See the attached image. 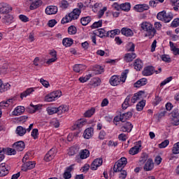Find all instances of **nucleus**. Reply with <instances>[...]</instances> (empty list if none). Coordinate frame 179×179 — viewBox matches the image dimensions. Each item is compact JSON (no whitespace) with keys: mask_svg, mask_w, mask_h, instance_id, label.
I'll return each instance as SVG.
<instances>
[{"mask_svg":"<svg viewBox=\"0 0 179 179\" xmlns=\"http://www.w3.org/2000/svg\"><path fill=\"white\" fill-rule=\"evenodd\" d=\"M34 92V88H28L27 89L26 91L23 92L22 93L20 94V99L23 100L24 97H27V96H30Z\"/></svg>","mask_w":179,"mask_h":179,"instance_id":"nucleus-30","label":"nucleus"},{"mask_svg":"<svg viewBox=\"0 0 179 179\" xmlns=\"http://www.w3.org/2000/svg\"><path fill=\"white\" fill-rule=\"evenodd\" d=\"M141 29L146 32L145 34V37H150V38H153V37H155L156 34V29L150 22H142Z\"/></svg>","mask_w":179,"mask_h":179,"instance_id":"nucleus-3","label":"nucleus"},{"mask_svg":"<svg viewBox=\"0 0 179 179\" xmlns=\"http://www.w3.org/2000/svg\"><path fill=\"white\" fill-rule=\"evenodd\" d=\"M61 96H62V92L59 90L54 91L45 96V101H55V99H58Z\"/></svg>","mask_w":179,"mask_h":179,"instance_id":"nucleus-6","label":"nucleus"},{"mask_svg":"<svg viewBox=\"0 0 179 179\" xmlns=\"http://www.w3.org/2000/svg\"><path fill=\"white\" fill-rule=\"evenodd\" d=\"M47 111L49 115H52V114H58V108H55V107L48 108Z\"/></svg>","mask_w":179,"mask_h":179,"instance_id":"nucleus-44","label":"nucleus"},{"mask_svg":"<svg viewBox=\"0 0 179 179\" xmlns=\"http://www.w3.org/2000/svg\"><path fill=\"white\" fill-rule=\"evenodd\" d=\"M6 155H16V150L13 148H6Z\"/></svg>","mask_w":179,"mask_h":179,"instance_id":"nucleus-56","label":"nucleus"},{"mask_svg":"<svg viewBox=\"0 0 179 179\" xmlns=\"http://www.w3.org/2000/svg\"><path fill=\"white\" fill-rule=\"evenodd\" d=\"M122 115V119L123 120V122H125L127 120H129V118L132 117V112H127L125 113H123L121 115Z\"/></svg>","mask_w":179,"mask_h":179,"instance_id":"nucleus-41","label":"nucleus"},{"mask_svg":"<svg viewBox=\"0 0 179 179\" xmlns=\"http://www.w3.org/2000/svg\"><path fill=\"white\" fill-rule=\"evenodd\" d=\"M58 12V7L55 6H48L45 9L46 15H55Z\"/></svg>","mask_w":179,"mask_h":179,"instance_id":"nucleus-17","label":"nucleus"},{"mask_svg":"<svg viewBox=\"0 0 179 179\" xmlns=\"http://www.w3.org/2000/svg\"><path fill=\"white\" fill-rule=\"evenodd\" d=\"M112 8H113L115 10H122L121 4H118V3H114L112 5Z\"/></svg>","mask_w":179,"mask_h":179,"instance_id":"nucleus-64","label":"nucleus"},{"mask_svg":"<svg viewBox=\"0 0 179 179\" xmlns=\"http://www.w3.org/2000/svg\"><path fill=\"white\" fill-rule=\"evenodd\" d=\"M134 66L136 71H141L143 68V62H142V60L137 59L134 62Z\"/></svg>","mask_w":179,"mask_h":179,"instance_id":"nucleus-28","label":"nucleus"},{"mask_svg":"<svg viewBox=\"0 0 179 179\" xmlns=\"http://www.w3.org/2000/svg\"><path fill=\"white\" fill-rule=\"evenodd\" d=\"M91 83L92 86H100V84L101 83V80L99 78H93L92 79Z\"/></svg>","mask_w":179,"mask_h":179,"instance_id":"nucleus-43","label":"nucleus"},{"mask_svg":"<svg viewBox=\"0 0 179 179\" xmlns=\"http://www.w3.org/2000/svg\"><path fill=\"white\" fill-rule=\"evenodd\" d=\"M95 34H98L99 37L103 38V37H108L110 36V31L106 32L104 29H99L95 31Z\"/></svg>","mask_w":179,"mask_h":179,"instance_id":"nucleus-19","label":"nucleus"},{"mask_svg":"<svg viewBox=\"0 0 179 179\" xmlns=\"http://www.w3.org/2000/svg\"><path fill=\"white\" fill-rule=\"evenodd\" d=\"M90 156V152H89L88 150H83L80 152V158L83 159H87Z\"/></svg>","mask_w":179,"mask_h":179,"instance_id":"nucleus-36","label":"nucleus"},{"mask_svg":"<svg viewBox=\"0 0 179 179\" xmlns=\"http://www.w3.org/2000/svg\"><path fill=\"white\" fill-rule=\"evenodd\" d=\"M90 22H92L91 16L83 17L80 19V23L83 26H87Z\"/></svg>","mask_w":179,"mask_h":179,"instance_id":"nucleus-32","label":"nucleus"},{"mask_svg":"<svg viewBox=\"0 0 179 179\" xmlns=\"http://www.w3.org/2000/svg\"><path fill=\"white\" fill-rule=\"evenodd\" d=\"M103 164V158L99 157L96 158L93 161V162L91 164L90 169L91 170H97L98 167H100Z\"/></svg>","mask_w":179,"mask_h":179,"instance_id":"nucleus-10","label":"nucleus"},{"mask_svg":"<svg viewBox=\"0 0 179 179\" xmlns=\"http://www.w3.org/2000/svg\"><path fill=\"white\" fill-rule=\"evenodd\" d=\"M101 26H103V20H99L98 22H95L92 24V25L91 26V27L92 29H97L99 27H101Z\"/></svg>","mask_w":179,"mask_h":179,"instance_id":"nucleus-48","label":"nucleus"},{"mask_svg":"<svg viewBox=\"0 0 179 179\" xmlns=\"http://www.w3.org/2000/svg\"><path fill=\"white\" fill-rule=\"evenodd\" d=\"M90 78H92V74H89L87 76H85V77H80L78 80L81 83H85V82H87V80H89V79H90Z\"/></svg>","mask_w":179,"mask_h":179,"instance_id":"nucleus-54","label":"nucleus"},{"mask_svg":"<svg viewBox=\"0 0 179 179\" xmlns=\"http://www.w3.org/2000/svg\"><path fill=\"white\" fill-rule=\"evenodd\" d=\"M134 9L136 12H145V10H149V6L148 4H137Z\"/></svg>","mask_w":179,"mask_h":179,"instance_id":"nucleus-14","label":"nucleus"},{"mask_svg":"<svg viewBox=\"0 0 179 179\" xmlns=\"http://www.w3.org/2000/svg\"><path fill=\"white\" fill-rule=\"evenodd\" d=\"M120 171V173L119 175V178H120V179H126L127 178V171L122 169Z\"/></svg>","mask_w":179,"mask_h":179,"instance_id":"nucleus-61","label":"nucleus"},{"mask_svg":"<svg viewBox=\"0 0 179 179\" xmlns=\"http://www.w3.org/2000/svg\"><path fill=\"white\" fill-rule=\"evenodd\" d=\"M155 71V67L152 66H148L145 68H144L143 71H142V74L143 76H150L151 75H153V72Z\"/></svg>","mask_w":179,"mask_h":179,"instance_id":"nucleus-16","label":"nucleus"},{"mask_svg":"<svg viewBox=\"0 0 179 179\" xmlns=\"http://www.w3.org/2000/svg\"><path fill=\"white\" fill-rule=\"evenodd\" d=\"M148 157H149V156L146 153L143 152L141 155V157L139 159L140 164H145V163L146 162V160H148Z\"/></svg>","mask_w":179,"mask_h":179,"instance_id":"nucleus-45","label":"nucleus"},{"mask_svg":"<svg viewBox=\"0 0 179 179\" xmlns=\"http://www.w3.org/2000/svg\"><path fill=\"white\" fill-rule=\"evenodd\" d=\"M69 6V2L66 0H62L59 2V8L62 9H68Z\"/></svg>","mask_w":179,"mask_h":179,"instance_id":"nucleus-42","label":"nucleus"},{"mask_svg":"<svg viewBox=\"0 0 179 179\" xmlns=\"http://www.w3.org/2000/svg\"><path fill=\"white\" fill-rule=\"evenodd\" d=\"M86 124V122L83 121V120H79L75 122L73 126V129H80Z\"/></svg>","mask_w":179,"mask_h":179,"instance_id":"nucleus-31","label":"nucleus"},{"mask_svg":"<svg viewBox=\"0 0 179 179\" xmlns=\"http://www.w3.org/2000/svg\"><path fill=\"white\" fill-rule=\"evenodd\" d=\"M94 113H96V109L94 108H91V109L87 110L84 113V117H85L86 118H90V117H92V115H93Z\"/></svg>","mask_w":179,"mask_h":179,"instance_id":"nucleus-40","label":"nucleus"},{"mask_svg":"<svg viewBox=\"0 0 179 179\" xmlns=\"http://www.w3.org/2000/svg\"><path fill=\"white\" fill-rule=\"evenodd\" d=\"M131 101V95H128L124 99V103L122 105L123 110H127L129 107V101Z\"/></svg>","mask_w":179,"mask_h":179,"instance_id":"nucleus-37","label":"nucleus"},{"mask_svg":"<svg viewBox=\"0 0 179 179\" xmlns=\"http://www.w3.org/2000/svg\"><path fill=\"white\" fill-rule=\"evenodd\" d=\"M143 107H145V101H141L138 103H137L136 108L137 111H142L143 110Z\"/></svg>","mask_w":179,"mask_h":179,"instance_id":"nucleus-49","label":"nucleus"},{"mask_svg":"<svg viewBox=\"0 0 179 179\" xmlns=\"http://www.w3.org/2000/svg\"><path fill=\"white\" fill-rule=\"evenodd\" d=\"M69 111V107L66 105H61L57 108V114L58 115H62L65 113H68Z\"/></svg>","mask_w":179,"mask_h":179,"instance_id":"nucleus-24","label":"nucleus"},{"mask_svg":"<svg viewBox=\"0 0 179 179\" xmlns=\"http://www.w3.org/2000/svg\"><path fill=\"white\" fill-rule=\"evenodd\" d=\"M121 8L122 10L129 12V10H131V3L128 2L121 3Z\"/></svg>","mask_w":179,"mask_h":179,"instance_id":"nucleus-39","label":"nucleus"},{"mask_svg":"<svg viewBox=\"0 0 179 179\" xmlns=\"http://www.w3.org/2000/svg\"><path fill=\"white\" fill-rule=\"evenodd\" d=\"M94 134V129L93 127L87 128L85 130L83 134V137L85 139H90L93 134Z\"/></svg>","mask_w":179,"mask_h":179,"instance_id":"nucleus-15","label":"nucleus"},{"mask_svg":"<svg viewBox=\"0 0 179 179\" xmlns=\"http://www.w3.org/2000/svg\"><path fill=\"white\" fill-rule=\"evenodd\" d=\"M9 174V166L6 163L0 164V177H5Z\"/></svg>","mask_w":179,"mask_h":179,"instance_id":"nucleus-11","label":"nucleus"},{"mask_svg":"<svg viewBox=\"0 0 179 179\" xmlns=\"http://www.w3.org/2000/svg\"><path fill=\"white\" fill-rule=\"evenodd\" d=\"M171 80H173V77H169L160 83V86H164L165 85H167V83H170Z\"/></svg>","mask_w":179,"mask_h":179,"instance_id":"nucleus-60","label":"nucleus"},{"mask_svg":"<svg viewBox=\"0 0 179 179\" xmlns=\"http://www.w3.org/2000/svg\"><path fill=\"white\" fill-rule=\"evenodd\" d=\"M171 116H172V125L174 127H178L179 124V112L178 108H175L171 112Z\"/></svg>","mask_w":179,"mask_h":179,"instance_id":"nucleus-7","label":"nucleus"},{"mask_svg":"<svg viewBox=\"0 0 179 179\" xmlns=\"http://www.w3.org/2000/svg\"><path fill=\"white\" fill-rule=\"evenodd\" d=\"M9 89H10V84L9 83L3 84V83H2L1 85H0V93L8 92Z\"/></svg>","mask_w":179,"mask_h":179,"instance_id":"nucleus-35","label":"nucleus"},{"mask_svg":"<svg viewBox=\"0 0 179 179\" xmlns=\"http://www.w3.org/2000/svg\"><path fill=\"white\" fill-rule=\"evenodd\" d=\"M140 148H141V145L139 146L135 145L134 147H132L129 151V155H132V156L135 155H138V153H139Z\"/></svg>","mask_w":179,"mask_h":179,"instance_id":"nucleus-38","label":"nucleus"},{"mask_svg":"<svg viewBox=\"0 0 179 179\" xmlns=\"http://www.w3.org/2000/svg\"><path fill=\"white\" fill-rule=\"evenodd\" d=\"M120 121H121L122 122H124V120L122 119V116L121 114L120 116H115L113 119V122L114 124H115V125H117V124L115 122H120Z\"/></svg>","mask_w":179,"mask_h":179,"instance_id":"nucleus-58","label":"nucleus"},{"mask_svg":"<svg viewBox=\"0 0 179 179\" xmlns=\"http://www.w3.org/2000/svg\"><path fill=\"white\" fill-rule=\"evenodd\" d=\"M13 148L15 152H23L26 148V144L22 141H17L13 144Z\"/></svg>","mask_w":179,"mask_h":179,"instance_id":"nucleus-8","label":"nucleus"},{"mask_svg":"<svg viewBox=\"0 0 179 179\" xmlns=\"http://www.w3.org/2000/svg\"><path fill=\"white\" fill-rule=\"evenodd\" d=\"M27 132L26 128L18 126L16 129V134L19 135V136H23Z\"/></svg>","mask_w":179,"mask_h":179,"instance_id":"nucleus-34","label":"nucleus"},{"mask_svg":"<svg viewBox=\"0 0 179 179\" xmlns=\"http://www.w3.org/2000/svg\"><path fill=\"white\" fill-rule=\"evenodd\" d=\"M77 6L78 8H74L71 13H69L68 15H66V17L62 20V24L79 19V16H80V13H82V8H85V6L83 3L80 2L78 3Z\"/></svg>","mask_w":179,"mask_h":179,"instance_id":"nucleus-1","label":"nucleus"},{"mask_svg":"<svg viewBox=\"0 0 179 179\" xmlns=\"http://www.w3.org/2000/svg\"><path fill=\"white\" fill-rule=\"evenodd\" d=\"M31 5L29 6V9L31 10H34V9H37L38 8H40L43 5V1L38 0V1H31Z\"/></svg>","mask_w":179,"mask_h":179,"instance_id":"nucleus-21","label":"nucleus"},{"mask_svg":"<svg viewBox=\"0 0 179 179\" xmlns=\"http://www.w3.org/2000/svg\"><path fill=\"white\" fill-rule=\"evenodd\" d=\"M95 69H96V73H98L99 75L103 73V72H104V68H103V66H99V65H96L95 66Z\"/></svg>","mask_w":179,"mask_h":179,"instance_id":"nucleus-59","label":"nucleus"},{"mask_svg":"<svg viewBox=\"0 0 179 179\" xmlns=\"http://www.w3.org/2000/svg\"><path fill=\"white\" fill-rule=\"evenodd\" d=\"M4 19L7 23H12V20H13V16H12L10 14H6Z\"/></svg>","mask_w":179,"mask_h":179,"instance_id":"nucleus-57","label":"nucleus"},{"mask_svg":"<svg viewBox=\"0 0 179 179\" xmlns=\"http://www.w3.org/2000/svg\"><path fill=\"white\" fill-rule=\"evenodd\" d=\"M24 111H26L24 106H17L13 111V115H21Z\"/></svg>","mask_w":179,"mask_h":179,"instance_id":"nucleus-25","label":"nucleus"},{"mask_svg":"<svg viewBox=\"0 0 179 179\" xmlns=\"http://www.w3.org/2000/svg\"><path fill=\"white\" fill-rule=\"evenodd\" d=\"M171 5H173V9L177 11L179 8V0H170Z\"/></svg>","mask_w":179,"mask_h":179,"instance_id":"nucleus-50","label":"nucleus"},{"mask_svg":"<svg viewBox=\"0 0 179 179\" xmlns=\"http://www.w3.org/2000/svg\"><path fill=\"white\" fill-rule=\"evenodd\" d=\"M86 69V66L83 64H75L73 66V71L76 73H80Z\"/></svg>","mask_w":179,"mask_h":179,"instance_id":"nucleus-22","label":"nucleus"},{"mask_svg":"<svg viewBox=\"0 0 179 179\" xmlns=\"http://www.w3.org/2000/svg\"><path fill=\"white\" fill-rule=\"evenodd\" d=\"M121 34H123V36H126V37H132V36H134V32L129 28H122L121 29Z\"/></svg>","mask_w":179,"mask_h":179,"instance_id":"nucleus-26","label":"nucleus"},{"mask_svg":"<svg viewBox=\"0 0 179 179\" xmlns=\"http://www.w3.org/2000/svg\"><path fill=\"white\" fill-rule=\"evenodd\" d=\"M39 107L38 105H33V103H31L27 108V111L29 113V114H34L36 111H38Z\"/></svg>","mask_w":179,"mask_h":179,"instance_id":"nucleus-27","label":"nucleus"},{"mask_svg":"<svg viewBox=\"0 0 179 179\" xmlns=\"http://www.w3.org/2000/svg\"><path fill=\"white\" fill-rule=\"evenodd\" d=\"M31 136H32L33 139H38V129H34L31 133Z\"/></svg>","mask_w":179,"mask_h":179,"instance_id":"nucleus-53","label":"nucleus"},{"mask_svg":"<svg viewBox=\"0 0 179 179\" xmlns=\"http://www.w3.org/2000/svg\"><path fill=\"white\" fill-rule=\"evenodd\" d=\"M128 73H129V70L126 69L122 73L121 76H113L109 80L110 85H111V86H118L121 82L125 83Z\"/></svg>","mask_w":179,"mask_h":179,"instance_id":"nucleus-2","label":"nucleus"},{"mask_svg":"<svg viewBox=\"0 0 179 179\" xmlns=\"http://www.w3.org/2000/svg\"><path fill=\"white\" fill-rule=\"evenodd\" d=\"M128 161L126 157L120 158L117 162H115L113 166L114 173H118L124 170V168L127 166Z\"/></svg>","mask_w":179,"mask_h":179,"instance_id":"nucleus-5","label":"nucleus"},{"mask_svg":"<svg viewBox=\"0 0 179 179\" xmlns=\"http://www.w3.org/2000/svg\"><path fill=\"white\" fill-rule=\"evenodd\" d=\"M173 13H167L165 10L161 11L157 15V19H158V20H162V22H164V23H169V22L173 20Z\"/></svg>","mask_w":179,"mask_h":179,"instance_id":"nucleus-4","label":"nucleus"},{"mask_svg":"<svg viewBox=\"0 0 179 179\" xmlns=\"http://www.w3.org/2000/svg\"><path fill=\"white\" fill-rule=\"evenodd\" d=\"M173 155H179V142L176 143L172 148Z\"/></svg>","mask_w":179,"mask_h":179,"instance_id":"nucleus-46","label":"nucleus"},{"mask_svg":"<svg viewBox=\"0 0 179 179\" xmlns=\"http://www.w3.org/2000/svg\"><path fill=\"white\" fill-rule=\"evenodd\" d=\"M78 152V150L75 147H71L68 152L69 156H75Z\"/></svg>","mask_w":179,"mask_h":179,"instance_id":"nucleus-55","label":"nucleus"},{"mask_svg":"<svg viewBox=\"0 0 179 179\" xmlns=\"http://www.w3.org/2000/svg\"><path fill=\"white\" fill-rule=\"evenodd\" d=\"M127 50L129 52H134V51H135V43L132 42L129 43Z\"/></svg>","mask_w":179,"mask_h":179,"instance_id":"nucleus-47","label":"nucleus"},{"mask_svg":"<svg viewBox=\"0 0 179 179\" xmlns=\"http://www.w3.org/2000/svg\"><path fill=\"white\" fill-rule=\"evenodd\" d=\"M76 31H78V29L73 25H71L68 28L69 34H76Z\"/></svg>","mask_w":179,"mask_h":179,"instance_id":"nucleus-52","label":"nucleus"},{"mask_svg":"<svg viewBox=\"0 0 179 179\" xmlns=\"http://www.w3.org/2000/svg\"><path fill=\"white\" fill-rule=\"evenodd\" d=\"M54 157H55V148H52L45 155L44 160L45 162H51Z\"/></svg>","mask_w":179,"mask_h":179,"instance_id":"nucleus-13","label":"nucleus"},{"mask_svg":"<svg viewBox=\"0 0 179 179\" xmlns=\"http://www.w3.org/2000/svg\"><path fill=\"white\" fill-rule=\"evenodd\" d=\"M148 84V79L141 78L134 83V87H141V86H145Z\"/></svg>","mask_w":179,"mask_h":179,"instance_id":"nucleus-29","label":"nucleus"},{"mask_svg":"<svg viewBox=\"0 0 179 179\" xmlns=\"http://www.w3.org/2000/svg\"><path fill=\"white\" fill-rule=\"evenodd\" d=\"M134 128V125L132 123L129 122H127L120 129L122 132H131L132 129Z\"/></svg>","mask_w":179,"mask_h":179,"instance_id":"nucleus-20","label":"nucleus"},{"mask_svg":"<svg viewBox=\"0 0 179 179\" xmlns=\"http://www.w3.org/2000/svg\"><path fill=\"white\" fill-rule=\"evenodd\" d=\"M136 58V54L135 52L126 53L124 57V60L126 62H132Z\"/></svg>","mask_w":179,"mask_h":179,"instance_id":"nucleus-18","label":"nucleus"},{"mask_svg":"<svg viewBox=\"0 0 179 179\" xmlns=\"http://www.w3.org/2000/svg\"><path fill=\"white\" fill-rule=\"evenodd\" d=\"M153 160H152V159H148V160L147 161V162L145 163L143 169L145 171H150L152 170H153Z\"/></svg>","mask_w":179,"mask_h":179,"instance_id":"nucleus-23","label":"nucleus"},{"mask_svg":"<svg viewBox=\"0 0 179 179\" xmlns=\"http://www.w3.org/2000/svg\"><path fill=\"white\" fill-rule=\"evenodd\" d=\"M162 61H164V62H168L170 63L171 62V58L169 57V56H167V55H163L161 57Z\"/></svg>","mask_w":179,"mask_h":179,"instance_id":"nucleus-63","label":"nucleus"},{"mask_svg":"<svg viewBox=\"0 0 179 179\" xmlns=\"http://www.w3.org/2000/svg\"><path fill=\"white\" fill-rule=\"evenodd\" d=\"M171 27H178L179 26V18H175L171 24Z\"/></svg>","mask_w":179,"mask_h":179,"instance_id":"nucleus-62","label":"nucleus"},{"mask_svg":"<svg viewBox=\"0 0 179 179\" xmlns=\"http://www.w3.org/2000/svg\"><path fill=\"white\" fill-rule=\"evenodd\" d=\"M36 167V162H24L22 165V171H28V170H31Z\"/></svg>","mask_w":179,"mask_h":179,"instance_id":"nucleus-9","label":"nucleus"},{"mask_svg":"<svg viewBox=\"0 0 179 179\" xmlns=\"http://www.w3.org/2000/svg\"><path fill=\"white\" fill-rule=\"evenodd\" d=\"M12 7L9 6L8 3H3L0 6V13H3L7 15L9 12H11Z\"/></svg>","mask_w":179,"mask_h":179,"instance_id":"nucleus-12","label":"nucleus"},{"mask_svg":"<svg viewBox=\"0 0 179 179\" xmlns=\"http://www.w3.org/2000/svg\"><path fill=\"white\" fill-rule=\"evenodd\" d=\"M62 44L64 47H71L73 44V39L70 38H65L62 41Z\"/></svg>","mask_w":179,"mask_h":179,"instance_id":"nucleus-33","label":"nucleus"},{"mask_svg":"<svg viewBox=\"0 0 179 179\" xmlns=\"http://www.w3.org/2000/svg\"><path fill=\"white\" fill-rule=\"evenodd\" d=\"M169 143L170 141L169 140H165L159 144V149H164V148H167V146H169Z\"/></svg>","mask_w":179,"mask_h":179,"instance_id":"nucleus-51","label":"nucleus"}]
</instances>
